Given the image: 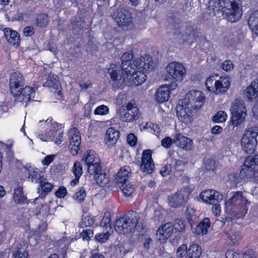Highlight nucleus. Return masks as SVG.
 <instances>
[{"label":"nucleus","mask_w":258,"mask_h":258,"mask_svg":"<svg viewBox=\"0 0 258 258\" xmlns=\"http://www.w3.org/2000/svg\"><path fill=\"white\" fill-rule=\"evenodd\" d=\"M200 197L206 203L215 204L214 202L221 201L223 200V195L219 192L211 189H208L202 191Z\"/></svg>","instance_id":"obj_16"},{"label":"nucleus","mask_w":258,"mask_h":258,"mask_svg":"<svg viewBox=\"0 0 258 258\" xmlns=\"http://www.w3.org/2000/svg\"><path fill=\"white\" fill-rule=\"evenodd\" d=\"M188 250L187 245L184 244H181L178 247L176 250V256L178 258L183 257L185 255H186V252Z\"/></svg>","instance_id":"obj_57"},{"label":"nucleus","mask_w":258,"mask_h":258,"mask_svg":"<svg viewBox=\"0 0 258 258\" xmlns=\"http://www.w3.org/2000/svg\"><path fill=\"white\" fill-rule=\"evenodd\" d=\"M172 169V166L170 164H165L160 170V173L163 176H167L169 174Z\"/></svg>","instance_id":"obj_64"},{"label":"nucleus","mask_w":258,"mask_h":258,"mask_svg":"<svg viewBox=\"0 0 258 258\" xmlns=\"http://www.w3.org/2000/svg\"><path fill=\"white\" fill-rule=\"evenodd\" d=\"M204 100L205 96L201 91L192 90L186 94L184 99L180 101V103L195 110L201 107Z\"/></svg>","instance_id":"obj_6"},{"label":"nucleus","mask_w":258,"mask_h":258,"mask_svg":"<svg viewBox=\"0 0 258 258\" xmlns=\"http://www.w3.org/2000/svg\"><path fill=\"white\" fill-rule=\"evenodd\" d=\"M129 167L124 166L120 168L115 178V182L118 185L126 182L130 176Z\"/></svg>","instance_id":"obj_30"},{"label":"nucleus","mask_w":258,"mask_h":258,"mask_svg":"<svg viewBox=\"0 0 258 258\" xmlns=\"http://www.w3.org/2000/svg\"><path fill=\"white\" fill-rule=\"evenodd\" d=\"M82 160L87 165L89 173H94L95 171L99 170L101 166L100 160L93 150L85 152Z\"/></svg>","instance_id":"obj_11"},{"label":"nucleus","mask_w":258,"mask_h":258,"mask_svg":"<svg viewBox=\"0 0 258 258\" xmlns=\"http://www.w3.org/2000/svg\"><path fill=\"white\" fill-rule=\"evenodd\" d=\"M152 151L150 149L145 150L143 152L142 163L140 169L143 172L151 174L155 168L154 164L152 158Z\"/></svg>","instance_id":"obj_13"},{"label":"nucleus","mask_w":258,"mask_h":258,"mask_svg":"<svg viewBox=\"0 0 258 258\" xmlns=\"http://www.w3.org/2000/svg\"><path fill=\"white\" fill-rule=\"evenodd\" d=\"M63 133L62 131H59V130L57 131L54 130V134L52 136V140L54 143L56 145H59L63 141Z\"/></svg>","instance_id":"obj_49"},{"label":"nucleus","mask_w":258,"mask_h":258,"mask_svg":"<svg viewBox=\"0 0 258 258\" xmlns=\"http://www.w3.org/2000/svg\"><path fill=\"white\" fill-rule=\"evenodd\" d=\"M235 2L239 3V0H214L212 4H210V7H212L214 12L222 11L229 7Z\"/></svg>","instance_id":"obj_27"},{"label":"nucleus","mask_w":258,"mask_h":258,"mask_svg":"<svg viewBox=\"0 0 258 258\" xmlns=\"http://www.w3.org/2000/svg\"><path fill=\"white\" fill-rule=\"evenodd\" d=\"M173 226L171 223H167L161 226L157 231V235H161L162 239H167L173 232Z\"/></svg>","instance_id":"obj_35"},{"label":"nucleus","mask_w":258,"mask_h":258,"mask_svg":"<svg viewBox=\"0 0 258 258\" xmlns=\"http://www.w3.org/2000/svg\"><path fill=\"white\" fill-rule=\"evenodd\" d=\"M151 70L150 71V72ZM149 71H146L145 70L135 69V72L133 73L125 74V82L126 81L130 83L131 85L139 86L142 84L146 80V73Z\"/></svg>","instance_id":"obj_12"},{"label":"nucleus","mask_w":258,"mask_h":258,"mask_svg":"<svg viewBox=\"0 0 258 258\" xmlns=\"http://www.w3.org/2000/svg\"><path fill=\"white\" fill-rule=\"evenodd\" d=\"M35 96V91L33 88L30 86L23 87V89L20 90V94L17 96V100L22 102L23 104L25 103V107L27 106L28 102L33 100Z\"/></svg>","instance_id":"obj_17"},{"label":"nucleus","mask_w":258,"mask_h":258,"mask_svg":"<svg viewBox=\"0 0 258 258\" xmlns=\"http://www.w3.org/2000/svg\"><path fill=\"white\" fill-rule=\"evenodd\" d=\"M48 22V16L45 14H39L36 18V24L37 26L40 27L46 26Z\"/></svg>","instance_id":"obj_44"},{"label":"nucleus","mask_w":258,"mask_h":258,"mask_svg":"<svg viewBox=\"0 0 258 258\" xmlns=\"http://www.w3.org/2000/svg\"><path fill=\"white\" fill-rule=\"evenodd\" d=\"M28 170L29 172L28 179L31 182L40 183L44 180L43 175L38 169L30 167Z\"/></svg>","instance_id":"obj_33"},{"label":"nucleus","mask_w":258,"mask_h":258,"mask_svg":"<svg viewBox=\"0 0 258 258\" xmlns=\"http://www.w3.org/2000/svg\"><path fill=\"white\" fill-rule=\"evenodd\" d=\"M53 134L54 129H52L49 132L45 133V134H39L38 137L42 141L47 142L49 140L52 141V136Z\"/></svg>","instance_id":"obj_58"},{"label":"nucleus","mask_w":258,"mask_h":258,"mask_svg":"<svg viewBox=\"0 0 258 258\" xmlns=\"http://www.w3.org/2000/svg\"><path fill=\"white\" fill-rule=\"evenodd\" d=\"M186 258H199L202 254V248L198 244H191L186 252Z\"/></svg>","instance_id":"obj_37"},{"label":"nucleus","mask_w":258,"mask_h":258,"mask_svg":"<svg viewBox=\"0 0 258 258\" xmlns=\"http://www.w3.org/2000/svg\"><path fill=\"white\" fill-rule=\"evenodd\" d=\"M198 37L194 26L190 24H186L184 31L181 33L182 42H188L191 44L197 40Z\"/></svg>","instance_id":"obj_20"},{"label":"nucleus","mask_w":258,"mask_h":258,"mask_svg":"<svg viewBox=\"0 0 258 258\" xmlns=\"http://www.w3.org/2000/svg\"><path fill=\"white\" fill-rule=\"evenodd\" d=\"M4 34L7 41L16 47H18L20 42V37L18 33L10 28H5L4 30Z\"/></svg>","instance_id":"obj_22"},{"label":"nucleus","mask_w":258,"mask_h":258,"mask_svg":"<svg viewBox=\"0 0 258 258\" xmlns=\"http://www.w3.org/2000/svg\"><path fill=\"white\" fill-rule=\"evenodd\" d=\"M60 85L57 76L50 73L48 76L47 80L43 84V86L53 88L54 89L58 90Z\"/></svg>","instance_id":"obj_36"},{"label":"nucleus","mask_w":258,"mask_h":258,"mask_svg":"<svg viewBox=\"0 0 258 258\" xmlns=\"http://www.w3.org/2000/svg\"><path fill=\"white\" fill-rule=\"evenodd\" d=\"M241 145L243 150L247 154H252L257 145V140L243 137L241 140Z\"/></svg>","instance_id":"obj_25"},{"label":"nucleus","mask_w":258,"mask_h":258,"mask_svg":"<svg viewBox=\"0 0 258 258\" xmlns=\"http://www.w3.org/2000/svg\"><path fill=\"white\" fill-rule=\"evenodd\" d=\"M111 16L117 25L120 27L129 26L132 22L131 13L125 8H113Z\"/></svg>","instance_id":"obj_5"},{"label":"nucleus","mask_w":258,"mask_h":258,"mask_svg":"<svg viewBox=\"0 0 258 258\" xmlns=\"http://www.w3.org/2000/svg\"><path fill=\"white\" fill-rule=\"evenodd\" d=\"M71 136L70 143L77 144V145H81V138L78 130L76 128H73L70 132Z\"/></svg>","instance_id":"obj_41"},{"label":"nucleus","mask_w":258,"mask_h":258,"mask_svg":"<svg viewBox=\"0 0 258 258\" xmlns=\"http://www.w3.org/2000/svg\"><path fill=\"white\" fill-rule=\"evenodd\" d=\"M13 199L15 203L18 204H25L26 203L27 199L23 195L22 187L18 186L17 188L15 189Z\"/></svg>","instance_id":"obj_39"},{"label":"nucleus","mask_w":258,"mask_h":258,"mask_svg":"<svg viewBox=\"0 0 258 258\" xmlns=\"http://www.w3.org/2000/svg\"><path fill=\"white\" fill-rule=\"evenodd\" d=\"M134 53L130 50L124 52L121 57V64L113 63L108 69L107 74L110 77L109 84L115 89L122 88L125 84V74H131L135 69L145 70L150 71L154 68L152 57L145 54L139 58L133 60Z\"/></svg>","instance_id":"obj_1"},{"label":"nucleus","mask_w":258,"mask_h":258,"mask_svg":"<svg viewBox=\"0 0 258 258\" xmlns=\"http://www.w3.org/2000/svg\"><path fill=\"white\" fill-rule=\"evenodd\" d=\"M221 68L226 72L230 71L233 69L234 65L230 60H226L221 64Z\"/></svg>","instance_id":"obj_61"},{"label":"nucleus","mask_w":258,"mask_h":258,"mask_svg":"<svg viewBox=\"0 0 258 258\" xmlns=\"http://www.w3.org/2000/svg\"><path fill=\"white\" fill-rule=\"evenodd\" d=\"M98 170L95 171L94 173H89V174L94 175L95 179L98 185L101 186H104L108 182L107 174L103 172L101 166H100L99 170Z\"/></svg>","instance_id":"obj_34"},{"label":"nucleus","mask_w":258,"mask_h":258,"mask_svg":"<svg viewBox=\"0 0 258 258\" xmlns=\"http://www.w3.org/2000/svg\"><path fill=\"white\" fill-rule=\"evenodd\" d=\"M109 235L108 232H106L105 233H99L96 235L95 238L96 241L103 243L108 239Z\"/></svg>","instance_id":"obj_63"},{"label":"nucleus","mask_w":258,"mask_h":258,"mask_svg":"<svg viewBox=\"0 0 258 258\" xmlns=\"http://www.w3.org/2000/svg\"><path fill=\"white\" fill-rule=\"evenodd\" d=\"M120 133L118 131L114 129L113 127H109L107 129L105 137V144L109 147H112L117 142L119 138Z\"/></svg>","instance_id":"obj_24"},{"label":"nucleus","mask_w":258,"mask_h":258,"mask_svg":"<svg viewBox=\"0 0 258 258\" xmlns=\"http://www.w3.org/2000/svg\"><path fill=\"white\" fill-rule=\"evenodd\" d=\"M25 85V79L19 72H15L10 75L9 79V88L11 94L16 97L20 94V90L23 89Z\"/></svg>","instance_id":"obj_10"},{"label":"nucleus","mask_w":258,"mask_h":258,"mask_svg":"<svg viewBox=\"0 0 258 258\" xmlns=\"http://www.w3.org/2000/svg\"><path fill=\"white\" fill-rule=\"evenodd\" d=\"M117 114L121 121L131 122L138 119L141 113L136 103L130 101L125 106H121Z\"/></svg>","instance_id":"obj_4"},{"label":"nucleus","mask_w":258,"mask_h":258,"mask_svg":"<svg viewBox=\"0 0 258 258\" xmlns=\"http://www.w3.org/2000/svg\"><path fill=\"white\" fill-rule=\"evenodd\" d=\"M194 110L192 108L184 105V104H179L176 109V114L179 120L186 125L191 123Z\"/></svg>","instance_id":"obj_14"},{"label":"nucleus","mask_w":258,"mask_h":258,"mask_svg":"<svg viewBox=\"0 0 258 258\" xmlns=\"http://www.w3.org/2000/svg\"><path fill=\"white\" fill-rule=\"evenodd\" d=\"M174 141L177 146L187 151L191 150L192 148V141L180 134H177L175 135Z\"/></svg>","instance_id":"obj_23"},{"label":"nucleus","mask_w":258,"mask_h":258,"mask_svg":"<svg viewBox=\"0 0 258 258\" xmlns=\"http://www.w3.org/2000/svg\"><path fill=\"white\" fill-rule=\"evenodd\" d=\"M202 168L204 172L214 171L216 168V162L214 160L208 159L205 161Z\"/></svg>","instance_id":"obj_43"},{"label":"nucleus","mask_w":258,"mask_h":258,"mask_svg":"<svg viewBox=\"0 0 258 258\" xmlns=\"http://www.w3.org/2000/svg\"><path fill=\"white\" fill-rule=\"evenodd\" d=\"M230 110L232 123L234 126H238L243 122L246 115V109L243 101L236 100Z\"/></svg>","instance_id":"obj_7"},{"label":"nucleus","mask_w":258,"mask_h":258,"mask_svg":"<svg viewBox=\"0 0 258 258\" xmlns=\"http://www.w3.org/2000/svg\"><path fill=\"white\" fill-rule=\"evenodd\" d=\"M222 15L230 22L234 23L239 21L242 15V5L241 1L239 0V3L235 2L229 7L223 10Z\"/></svg>","instance_id":"obj_9"},{"label":"nucleus","mask_w":258,"mask_h":258,"mask_svg":"<svg viewBox=\"0 0 258 258\" xmlns=\"http://www.w3.org/2000/svg\"><path fill=\"white\" fill-rule=\"evenodd\" d=\"M225 233L233 244L242 238L241 233L233 228L225 231Z\"/></svg>","instance_id":"obj_40"},{"label":"nucleus","mask_w":258,"mask_h":258,"mask_svg":"<svg viewBox=\"0 0 258 258\" xmlns=\"http://www.w3.org/2000/svg\"><path fill=\"white\" fill-rule=\"evenodd\" d=\"M211 226V222L209 218H205L197 226L194 232L197 235H205L208 232V229Z\"/></svg>","instance_id":"obj_32"},{"label":"nucleus","mask_w":258,"mask_h":258,"mask_svg":"<svg viewBox=\"0 0 258 258\" xmlns=\"http://www.w3.org/2000/svg\"><path fill=\"white\" fill-rule=\"evenodd\" d=\"M94 223L93 219L90 216H86L83 217L80 223V227L81 228H85L88 226H91Z\"/></svg>","instance_id":"obj_53"},{"label":"nucleus","mask_w":258,"mask_h":258,"mask_svg":"<svg viewBox=\"0 0 258 258\" xmlns=\"http://www.w3.org/2000/svg\"><path fill=\"white\" fill-rule=\"evenodd\" d=\"M184 18L183 11L182 9L173 13L170 17L171 26L175 30L180 28Z\"/></svg>","instance_id":"obj_29"},{"label":"nucleus","mask_w":258,"mask_h":258,"mask_svg":"<svg viewBox=\"0 0 258 258\" xmlns=\"http://www.w3.org/2000/svg\"><path fill=\"white\" fill-rule=\"evenodd\" d=\"M258 136V126L254 125L246 129L243 137H248L250 139H256Z\"/></svg>","instance_id":"obj_42"},{"label":"nucleus","mask_w":258,"mask_h":258,"mask_svg":"<svg viewBox=\"0 0 258 258\" xmlns=\"http://www.w3.org/2000/svg\"><path fill=\"white\" fill-rule=\"evenodd\" d=\"M110 216L111 215L109 212H105L100 222V226L105 228L106 230H107L108 228L111 229Z\"/></svg>","instance_id":"obj_46"},{"label":"nucleus","mask_w":258,"mask_h":258,"mask_svg":"<svg viewBox=\"0 0 258 258\" xmlns=\"http://www.w3.org/2000/svg\"><path fill=\"white\" fill-rule=\"evenodd\" d=\"M86 197L85 190L83 187H82L78 191L75 193L74 198L76 201L81 203L84 201Z\"/></svg>","instance_id":"obj_48"},{"label":"nucleus","mask_w":258,"mask_h":258,"mask_svg":"<svg viewBox=\"0 0 258 258\" xmlns=\"http://www.w3.org/2000/svg\"><path fill=\"white\" fill-rule=\"evenodd\" d=\"M172 226L173 228H174V229L178 232H184L185 231V222L180 219H177L175 220Z\"/></svg>","instance_id":"obj_47"},{"label":"nucleus","mask_w":258,"mask_h":258,"mask_svg":"<svg viewBox=\"0 0 258 258\" xmlns=\"http://www.w3.org/2000/svg\"><path fill=\"white\" fill-rule=\"evenodd\" d=\"M227 117L226 113L223 111H218L213 117V121L214 122H222L226 120Z\"/></svg>","instance_id":"obj_52"},{"label":"nucleus","mask_w":258,"mask_h":258,"mask_svg":"<svg viewBox=\"0 0 258 258\" xmlns=\"http://www.w3.org/2000/svg\"><path fill=\"white\" fill-rule=\"evenodd\" d=\"M239 177L243 179L245 178L254 179L257 177L256 169L251 165H246L244 161L243 166L239 172Z\"/></svg>","instance_id":"obj_21"},{"label":"nucleus","mask_w":258,"mask_h":258,"mask_svg":"<svg viewBox=\"0 0 258 258\" xmlns=\"http://www.w3.org/2000/svg\"><path fill=\"white\" fill-rule=\"evenodd\" d=\"M215 81L217 80L215 79L214 76H211L207 79L205 85L209 91L215 92Z\"/></svg>","instance_id":"obj_51"},{"label":"nucleus","mask_w":258,"mask_h":258,"mask_svg":"<svg viewBox=\"0 0 258 258\" xmlns=\"http://www.w3.org/2000/svg\"><path fill=\"white\" fill-rule=\"evenodd\" d=\"M166 71L169 79L176 83L183 80L186 74V69L181 63L173 61L169 63L166 67Z\"/></svg>","instance_id":"obj_8"},{"label":"nucleus","mask_w":258,"mask_h":258,"mask_svg":"<svg viewBox=\"0 0 258 258\" xmlns=\"http://www.w3.org/2000/svg\"><path fill=\"white\" fill-rule=\"evenodd\" d=\"M73 172L75 176L81 177L83 173V168L82 164L79 162H75L73 167Z\"/></svg>","instance_id":"obj_54"},{"label":"nucleus","mask_w":258,"mask_h":258,"mask_svg":"<svg viewBox=\"0 0 258 258\" xmlns=\"http://www.w3.org/2000/svg\"><path fill=\"white\" fill-rule=\"evenodd\" d=\"M246 165H251L253 168H258V155H255L253 157H248L245 160Z\"/></svg>","instance_id":"obj_56"},{"label":"nucleus","mask_w":258,"mask_h":258,"mask_svg":"<svg viewBox=\"0 0 258 258\" xmlns=\"http://www.w3.org/2000/svg\"><path fill=\"white\" fill-rule=\"evenodd\" d=\"M173 169L177 171H183L184 168L185 164L183 161L173 159L172 161Z\"/></svg>","instance_id":"obj_55"},{"label":"nucleus","mask_w":258,"mask_h":258,"mask_svg":"<svg viewBox=\"0 0 258 258\" xmlns=\"http://www.w3.org/2000/svg\"><path fill=\"white\" fill-rule=\"evenodd\" d=\"M136 211H130L123 217L117 219L114 222V227L119 234H126L133 231L135 228L138 230L143 229V220Z\"/></svg>","instance_id":"obj_2"},{"label":"nucleus","mask_w":258,"mask_h":258,"mask_svg":"<svg viewBox=\"0 0 258 258\" xmlns=\"http://www.w3.org/2000/svg\"><path fill=\"white\" fill-rule=\"evenodd\" d=\"M173 143H175L174 139L173 140L169 137H166L161 141V145L166 149L170 148Z\"/></svg>","instance_id":"obj_59"},{"label":"nucleus","mask_w":258,"mask_h":258,"mask_svg":"<svg viewBox=\"0 0 258 258\" xmlns=\"http://www.w3.org/2000/svg\"><path fill=\"white\" fill-rule=\"evenodd\" d=\"M248 24L253 32L252 37H256L258 34V10L253 12L250 15Z\"/></svg>","instance_id":"obj_31"},{"label":"nucleus","mask_w":258,"mask_h":258,"mask_svg":"<svg viewBox=\"0 0 258 258\" xmlns=\"http://www.w3.org/2000/svg\"><path fill=\"white\" fill-rule=\"evenodd\" d=\"M177 87V84L171 82L168 86L163 85L157 90L155 99L158 102L163 103L168 100L170 96V90H174Z\"/></svg>","instance_id":"obj_15"},{"label":"nucleus","mask_w":258,"mask_h":258,"mask_svg":"<svg viewBox=\"0 0 258 258\" xmlns=\"http://www.w3.org/2000/svg\"><path fill=\"white\" fill-rule=\"evenodd\" d=\"M244 96L249 101L258 97V80L252 81L244 91Z\"/></svg>","instance_id":"obj_26"},{"label":"nucleus","mask_w":258,"mask_h":258,"mask_svg":"<svg viewBox=\"0 0 258 258\" xmlns=\"http://www.w3.org/2000/svg\"><path fill=\"white\" fill-rule=\"evenodd\" d=\"M230 81L229 77H220L219 80L215 81V91L216 94L224 93L226 92L230 85Z\"/></svg>","instance_id":"obj_28"},{"label":"nucleus","mask_w":258,"mask_h":258,"mask_svg":"<svg viewBox=\"0 0 258 258\" xmlns=\"http://www.w3.org/2000/svg\"><path fill=\"white\" fill-rule=\"evenodd\" d=\"M39 184V186L38 187V192L41 197L50 192L53 188V185L46 181L45 178Z\"/></svg>","instance_id":"obj_38"},{"label":"nucleus","mask_w":258,"mask_h":258,"mask_svg":"<svg viewBox=\"0 0 258 258\" xmlns=\"http://www.w3.org/2000/svg\"><path fill=\"white\" fill-rule=\"evenodd\" d=\"M14 258H28V253L24 247H20L13 252Z\"/></svg>","instance_id":"obj_50"},{"label":"nucleus","mask_w":258,"mask_h":258,"mask_svg":"<svg viewBox=\"0 0 258 258\" xmlns=\"http://www.w3.org/2000/svg\"><path fill=\"white\" fill-rule=\"evenodd\" d=\"M71 29L75 35H78L81 31L86 29L85 18L82 15L78 14L71 20Z\"/></svg>","instance_id":"obj_19"},{"label":"nucleus","mask_w":258,"mask_h":258,"mask_svg":"<svg viewBox=\"0 0 258 258\" xmlns=\"http://www.w3.org/2000/svg\"><path fill=\"white\" fill-rule=\"evenodd\" d=\"M168 201L170 207L178 208L183 206L186 200L180 191H177L168 196Z\"/></svg>","instance_id":"obj_18"},{"label":"nucleus","mask_w":258,"mask_h":258,"mask_svg":"<svg viewBox=\"0 0 258 258\" xmlns=\"http://www.w3.org/2000/svg\"><path fill=\"white\" fill-rule=\"evenodd\" d=\"M80 236L84 240H88L93 236V232L92 230L86 229L81 232Z\"/></svg>","instance_id":"obj_60"},{"label":"nucleus","mask_w":258,"mask_h":258,"mask_svg":"<svg viewBox=\"0 0 258 258\" xmlns=\"http://www.w3.org/2000/svg\"><path fill=\"white\" fill-rule=\"evenodd\" d=\"M248 200L241 191H237L230 199L226 203L227 207H230L233 212L241 218L246 214L248 209L247 204Z\"/></svg>","instance_id":"obj_3"},{"label":"nucleus","mask_w":258,"mask_h":258,"mask_svg":"<svg viewBox=\"0 0 258 258\" xmlns=\"http://www.w3.org/2000/svg\"><path fill=\"white\" fill-rule=\"evenodd\" d=\"M120 188L123 194L126 197L131 196L135 190L134 187L132 184H127L126 182L121 184Z\"/></svg>","instance_id":"obj_45"},{"label":"nucleus","mask_w":258,"mask_h":258,"mask_svg":"<svg viewBox=\"0 0 258 258\" xmlns=\"http://www.w3.org/2000/svg\"><path fill=\"white\" fill-rule=\"evenodd\" d=\"M109 112V108L104 105H100L96 108L94 111L95 114L104 115Z\"/></svg>","instance_id":"obj_62"}]
</instances>
